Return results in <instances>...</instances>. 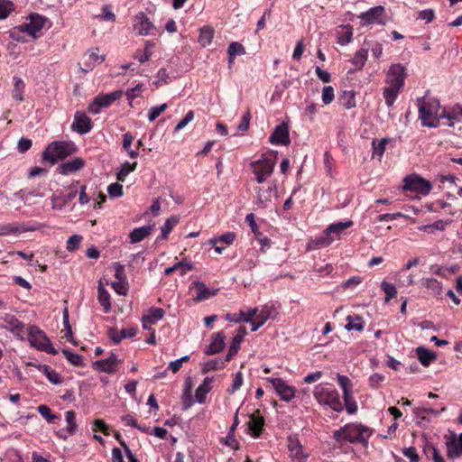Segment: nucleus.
Masks as SVG:
<instances>
[{
	"instance_id": "nucleus-1",
	"label": "nucleus",
	"mask_w": 462,
	"mask_h": 462,
	"mask_svg": "<svg viewBox=\"0 0 462 462\" xmlns=\"http://www.w3.org/2000/svg\"><path fill=\"white\" fill-rule=\"evenodd\" d=\"M405 79V67L403 65L395 63L390 66L385 78L386 86L383 90V96L388 107L394 104L404 86Z\"/></svg>"
},
{
	"instance_id": "nucleus-2",
	"label": "nucleus",
	"mask_w": 462,
	"mask_h": 462,
	"mask_svg": "<svg viewBox=\"0 0 462 462\" xmlns=\"http://www.w3.org/2000/svg\"><path fill=\"white\" fill-rule=\"evenodd\" d=\"M373 429L358 422L347 423L333 433L334 439L338 444L359 443L368 446V440L373 434Z\"/></svg>"
},
{
	"instance_id": "nucleus-3",
	"label": "nucleus",
	"mask_w": 462,
	"mask_h": 462,
	"mask_svg": "<svg viewBox=\"0 0 462 462\" xmlns=\"http://www.w3.org/2000/svg\"><path fill=\"white\" fill-rule=\"evenodd\" d=\"M419 118L423 126L436 128L440 124V108L439 101L434 97H420L418 98Z\"/></svg>"
},
{
	"instance_id": "nucleus-4",
	"label": "nucleus",
	"mask_w": 462,
	"mask_h": 462,
	"mask_svg": "<svg viewBox=\"0 0 462 462\" xmlns=\"http://www.w3.org/2000/svg\"><path fill=\"white\" fill-rule=\"evenodd\" d=\"M77 146L71 141H54L47 145L42 153V161L50 165L56 164L59 161L66 159L68 156L77 152Z\"/></svg>"
},
{
	"instance_id": "nucleus-5",
	"label": "nucleus",
	"mask_w": 462,
	"mask_h": 462,
	"mask_svg": "<svg viewBox=\"0 0 462 462\" xmlns=\"http://www.w3.org/2000/svg\"><path fill=\"white\" fill-rule=\"evenodd\" d=\"M313 395L320 405L328 406L334 411L339 412L344 409L338 392L332 387L318 384L315 386Z\"/></svg>"
},
{
	"instance_id": "nucleus-6",
	"label": "nucleus",
	"mask_w": 462,
	"mask_h": 462,
	"mask_svg": "<svg viewBox=\"0 0 462 462\" xmlns=\"http://www.w3.org/2000/svg\"><path fill=\"white\" fill-rule=\"evenodd\" d=\"M28 339L32 346L37 349L51 355H57L58 351L51 346L46 334L37 327H29Z\"/></svg>"
},
{
	"instance_id": "nucleus-7",
	"label": "nucleus",
	"mask_w": 462,
	"mask_h": 462,
	"mask_svg": "<svg viewBox=\"0 0 462 462\" xmlns=\"http://www.w3.org/2000/svg\"><path fill=\"white\" fill-rule=\"evenodd\" d=\"M403 190L414 191L422 196H427L432 189L431 183L419 175L411 174L403 180Z\"/></svg>"
},
{
	"instance_id": "nucleus-8",
	"label": "nucleus",
	"mask_w": 462,
	"mask_h": 462,
	"mask_svg": "<svg viewBox=\"0 0 462 462\" xmlns=\"http://www.w3.org/2000/svg\"><path fill=\"white\" fill-rule=\"evenodd\" d=\"M275 162L269 157L263 156L261 159L251 163L254 174L258 183H263L273 171Z\"/></svg>"
},
{
	"instance_id": "nucleus-9",
	"label": "nucleus",
	"mask_w": 462,
	"mask_h": 462,
	"mask_svg": "<svg viewBox=\"0 0 462 462\" xmlns=\"http://www.w3.org/2000/svg\"><path fill=\"white\" fill-rule=\"evenodd\" d=\"M42 227L41 224H29V223H7L0 224V236H18L25 232H33Z\"/></svg>"
},
{
	"instance_id": "nucleus-10",
	"label": "nucleus",
	"mask_w": 462,
	"mask_h": 462,
	"mask_svg": "<svg viewBox=\"0 0 462 462\" xmlns=\"http://www.w3.org/2000/svg\"><path fill=\"white\" fill-rule=\"evenodd\" d=\"M272 384L276 394L284 402H291L295 397L296 389L289 385L284 380L280 377H268L265 379Z\"/></svg>"
},
{
	"instance_id": "nucleus-11",
	"label": "nucleus",
	"mask_w": 462,
	"mask_h": 462,
	"mask_svg": "<svg viewBox=\"0 0 462 462\" xmlns=\"http://www.w3.org/2000/svg\"><path fill=\"white\" fill-rule=\"evenodd\" d=\"M46 22V18L34 14L30 16V22L24 23L17 27L20 32H26L34 39L37 38V32H40Z\"/></svg>"
},
{
	"instance_id": "nucleus-12",
	"label": "nucleus",
	"mask_w": 462,
	"mask_h": 462,
	"mask_svg": "<svg viewBox=\"0 0 462 462\" xmlns=\"http://www.w3.org/2000/svg\"><path fill=\"white\" fill-rule=\"evenodd\" d=\"M116 101V91L108 94H99L88 105V110L92 114H98L101 109L108 107Z\"/></svg>"
},
{
	"instance_id": "nucleus-13",
	"label": "nucleus",
	"mask_w": 462,
	"mask_h": 462,
	"mask_svg": "<svg viewBox=\"0 0 462 462\" xmlns=\"http://www.w3.org/2000/svg\"><path fill=\"white\" fill-rule=\"evenodd\" d=\"M189 291H195L196 294L193 296V300L196 302H200L215 296L218 290L209 289L208 287L206 286L205 283L199 281H195L189 287Z\"/></svg>"
},
{
	"instance_id": "nucleus-14",
	"label": "nucleus",
	"mask_w": 462,
	"mask_h": 462,
	"mask_svg": "<svg viewBox=\"0 0 462 462\" xmlns=\"http://www.w3.org/2000/svg\"><path fill=\"white\" fill-rule=\"evenodd\" d=\"M134 29L139 35H153L156 32V28L143 13L136 15Z\"/></svg>"
},
{
	"instance_id": "nucleus-15",
	"label": "nucleus",
	"mask_w": 462,
	"mask_h": 462,
	"mask_svg": "<svg viewBox=\"0 0 462 462\" xmlns=\"http://www.w3.org/2000/svg\"><path fill=\"white\" fill-rule=\"evenodd\" d=\"M384 14V7L382 5L374 6L363 12L359 14L358 18L364 21V25L373 23H383V15Z\"/></svg>"
},
{
	"instance_id": "nucleus-16",
	"label": "nucleus",
	"mask_w": 462,
	"mask_h": 462,
	"mask_svg": "<svg viewBox=\"0 0 462 462\" xmlns=\"http://www.w3.org/2000/svg\"><path fill=\"white\" fill-rule=\"evenodd\" d=\"M289 126L285 123L277 125L270 136V143L273 144L288 145L290 143Z\"/></svg>"
},
{
	"instance_id": "nucleus-17",
	"label": "nucleus",
	"mask_w": 462,
	"mask_h": 462,
	"mask_svg": "<svg viewBox=\"0 0 462 462\" xmlns=\"http://www.w3.org/2000/svg\"><path fill=\"white\" fill-rule=\"evenodd\" d=\"M277 193L275 185L256 189L255 203L262 208H267L272 201V198Z\"/></svg>"
},
{
	"instance_id": "nucleus-18",
	"label": "nucleus",
	"mask_w": 462,
	"mask_h": 462,
	"mask_svg": "<svg viewBox=\"0 0 462 462\" xmlns=\"http://www.w3.org/2000/svg\"><path fill=\"white\" fill-rule=\"evenodd\" d=\"M72 129L80 134H85L92 129L91 119L81 111H77L74 116Z\"/></svg>"
},
{
	"instance_id": "nucleus-19",
	"label": "nucleus",
	"mask_w": 462,
	"mask_h": 462,
	"mask_svg": "<svg viewBox=\"0 0 462 462\" xmlns=\"http://www.w3.org/2000/svg\"><path fill=\"white\" fill-rule=\"evenodd\" d=\"M1 319L5 323L2 326L3 328L9 330L17 337H21L23 334L24 326L14 315L5 313Z\"/></svg>"
},
{
	"instance_id": "nucleus-20",
	"label": "nucleus",
	"mask_w": 462,
	"mask_h": 462,
	"mask_svg": "<svg viewBox=\"0 0 462 462\" xmlns=\"http://www.w3.org/2000/svg\"><path fill=\"white\" fill-rule=\"evenodd\" d=\"M86 164V162L77 157L71 161L62 162L57 168V171L61 175H69L80 171Z\"/></svg>"
},
{
	"instance_id": "nucleus-21",
	"label": "nucleus",
	"mask_w": 462,
	"mask_h": 462,
	"mask_svg": "<svg viewBox=\"0 0 462 462\" xmlns=\"http://www.w3.org/2000/svg\"><path fill=\"white\" fill-rule=\"evenodd\" d=\"M287 442L291 457L297 462H303L306 456L303 454L299 439L296 436H289Z\"/></svg>"
},
{
	"instance_id": "nucleus-22",
	"label": "nucleus",
	"mask_w": 462,
	"mask_h": 462,
	"mask_svg": "<svg viewBox=\"0 0 462 462\" xmlns=\"http://www.w3.org/2000/svg\"><path fill=\"white\" fill-rule=\"evenodd\" d=\"M353 225L352 220L338 221L330 224L326 229L328 231L333 241H336L341 239L342 236L345 235L346 229L351 227Z\"/></svg>"
},
{
	"instance_id": "nucleus-23",
	"label": "nucleus",
	"mask_w": 462,
	"mask_h": 462,
	"mask_svg": "<svg viewBox=\"0 0 462 462\" xmlns=\"http://www.w3.org/2000/svg\"><path fill=\"white\" fill-rule=\"evenodd\" d=\"M106 285H108V281L105 277L100 278L97 287V300L100 305L103 307L104 312L106 313L108 312L111 309L110 294L105 289Z\"/></svg>"
},
{
	"instance_id": "nucleus-24",
	"label": "nucleus",
	"mask_w": 462,
	"mask_h": 462,
	"mask_svg": "<svg viewBox=\"0 0 462 462\" xmlns=\"http://www.w3.org/2000/svg\"><path fill=\"white\" fill-rule=\"evenodd\" d=\"M92 368L102 373H114L116 371V354L111 353L107 358L93 362Z\"/></svg>"
},
{
	"instance_id": "nucleus-25",
	"label": "nucleus",
	"mask_w": 462,
	"mask_h": 462,
	"mask_svg": "<svg viewBox=\"0 0 462 462\" xmlns=\"http://www.w3.org/2000/svg\"><path fill=\"white\" fill-rule=\"evenodd\" d=\"M462 455V432L458 437L447 441V456L449 459H457Z\"/></svg>"
},
{
	"instance_id": "nucleus-26",
	"label": "nucleus",
	"mask_w": 462,
	"mask_h": 462,
	"mask_svg": "<svg viewBox=\"0 0 462 462\" xmlns=\"http://www.w3.org/2000/svg\"><path fill=\"white\" fill-rule=\"evenodd\" d=\"M225 338L226 337L223 332L214 334L210 344L205 349V354L211 356L221 352L226 346Z\"/></svg>"
},
{
	"instance_id": "nucleus-27",
	"label": "nucleus",
	"mask_w": 462,
	"mask_h": 462,
	"mask_svg": "<svg viewBox=\"0 0 462 462\" xmlns=\"http://www.w3.org/2000/svg\"><path fill=\"white\" fill-rule=\"evenodd\" d=\"M263 425L264 419L259 412L250 415L247 426L254 438H258L261 435Z\"/></svg>"
},
{
	"instance_id": "nucleus-28",
	"label": "nucleus",
	"mask_w": 462,
	"mask_h": 462,
	"mask_svg": "<svg viewBox=\"0 0 462 462\" xmlns=\"http://www.w3.org/2000/svg\"><path fill=\"white\" fill-rule=\"evenodd\" d=\"M214 377H206L204 381L198 386L195 391V400L199 403H204L206 402L207 394L212 389V383Z\"/></svg>"
},
{
	"instance_id": "nucleus-29",
	"label": "nucleus",
	"mask_w": 462,
	"mask_h": 462,
	"mask_svg": "<svg viewBox=\"0 0 462 462\" xmlns=\"http://www.w3.org/2000/svg\"><path fill=\"white\" fill-rule=\"evenodd\" d=\"M333 239L331 238L328 231L325 229L319 236L314 237L309 243L310 249H320L329 246L333 243Z\"/></svg>"
},
{
	"instance_id": "nucleus-30",
	"label": "nucleus",
	"mask_w": 462,
	"mask_h": 462,
	"mask_svg": "<svg viewBox=\"0 0 462 462\" xmlns=\"http://www.w3.org/2000/svg\"><path fill=\"white\" fill-rule=\"evenodd\" d=\"M421 287H424L430 291L434 297H440L442 294V282L432 277L422 278L420 281Z\"/></svg>"
},
{
	"instance_id": "nucleus-31",
	"label": "nucleus",
	"mask_w": 462,
	"mask_h": 462,
	"mask_svg": "<svg viewBox=\"0 0 462 462\" xmlns=\"http://www.w3.org/2000/svg\"><path fill=\"white\" fill-rule=\"evenodd\" d=\"M153 226L154 224L134 228L129 234L130 242L132 244H136L143 241L144 238H146L152 234Z\"/></svg>"
},
{
	"instance_id": "nucleus-32",
	"label": "nucleus",
	"mask_w": 462,
	"mask_h": 462,
	"mask_svg": "<svg viewBox=\"0 0 462 462\" xmlns=\"http://www.w3.org/2000/svg\"><path fill=\"white\" fill-rule=\"evenodd\" d=\"M337 42L345 46L347 45L353 38V28L349 24L341 25L336 32Z\"/></svg>"
},
{
	"instance_id": "nucleus-33",
	"label": "nucleus",
	"mask_w": 462,
	"mask_h": 462,
	"mask_svg": "<svg viewBox=\"0 0 462 462\" xmlns=\"http://www.w3.org/2000/svg\"><path fill=\"white\" fill-rule=\"evenodd\" d=\"M416 354L420 363L423 366L430 365V363L437 359L436 353L427 349L425 346H418L416 348Z\"/></svg>"
},
{
	"instance_id": "nucleus-34",
	"label": "nucleus",
	"mask_w": 462,
	"mask_h": 462,
	"mask_svg": "<svg viewBox=\"0 0 462 462\" xmlns=\"http://www.w3.org/2000/svg\"><path fill=\"white\" fill-rule=\"evenodd\" d=\"M338 103L346 109L356 107V93L354 90H343L338 97Z\"/></svg>"
},
{
	"instance_id": "nucleus-35",
	"label": "nucleus",
	"mask_w": 462,
	"mask_h": 462,
	"mask_svg": "<svg viewBox=\"0 0 462 462\" xmlns=\"http://www.w3.org/2000/svg\"><path fill=\"white\" fill-rule=\"evenodd\" d=\"M440 117H442V119H448V125L453 126L455 122H462V107L457 106L453 107L450 111L443 110L440 114Z\"/></svg>"
},
{
	"instance_id": "nucleus-36",
	"label": "nucleus",
	"mask_w": 462,
	"mask_h": 462,
	"mask_svg": "<svg viewBox=\"0 0 462 462\" xmlns=\"http://www.w3.org/2000/svg\"><path fill=\"white\" fill-rule=\"evenodd\" d=\"M278 311L273 303H266L258 311L257 319L265 323L269 319H274L277 317Z\"/></svg>"
},
{
	"instance_id": "nucleus-37",
	"label": "nucleus",
	"mask_w": 462,
	"mask_h": 462,
	"mask_svg": "<svg viewBox=\"0 0 462 462\" xmlns=\"http://www.w3.org/2000/svg\"><path fill=\"white\" fill-rule=\"evenodd\" d=\"M124 266L117 264V295L125 296L129 291V283L124 275Z\"/></svg>"
},
{
	"instance_id": "nucleus-38",
	"label": "nucleus",
	"mask_w": 462,
	"mask_h": 462,
	"mask_svg": "<svg viewBox=\"0 0 462 462\" xmlns=\"http://www.w3.org/2000/svg\"><path fill=\"white\" fill-rule=\"evenodd\" d=\"M117 441H119L124 449L121 450L117 448V462H138L136 457L134 456V454L131 452V450L126 447L124 441L120 440V436L117 434Z\"/></svg>"
},
{
	"instance_id": "nucleus-39",
	"label": "nucleus",
	"mask_w": 462,
	"mask_h": 462,
	"mask_svg": "<svg viewBox=\"0 0 462 462\" xmlns=\"http://www.w3.org/2000/svg\"><path fill=\"white\" fill-rule=\"evenodd\" d=\"M164 316V310L161 308H152L142 319V323L155 324Z\"/></svg>"
},
{
	"instance_id": "nucleus-40",
	"label": "nucleus",
	"mask_w": 462,
	"mask_h": 462,
	"mask_svg": "<svg viewBox=\"0 0 462 462\" xmlns=\"http://www.w3.org/2000/svg\"><path fill=\"white\" fill-rule=\"evenodd\" d=\"M365 323L359 316H347L345 328L347 331L356 330L361 332L364 330Z\"/></svg>"
},
{
	"instance_id": "nucleus-41",
	"label": "nucleus",
	"mask_w": 462,
	"mask_h": 462,
	"mask_svg": "<svg viewBox=\"0 0 462 462\" xmlns=\"http://www.w3.org/2000/svg\"><path fill=\"white\" fill-rule=\"evenodd\" d=\"M39 370L42 372L48 380L53 384H60L62 383L60 375L49 365H43L39 366Z\"/></svg>"
},
{
	"instance_id": "nucleus-42",
	"label": "nucleus",
	"mask_w": 462,
	"mask_h": 462,
	"mask_svg": "<svg viewBox=\"0 0 462 462\" xmlns=\"http://www.w3.org/2000/svg\"><path fill=\"white\" fill-rule=\"evenodd\" d=\"M367 55L368 49L363 47L355 53L351 62L356 69H361L367 60Z\"/></svg>"
},
{
	"instance_id": "nucleus-43",
	"label": "nucleus",
	"mask_w": 462,
	"mask_h": 462,
	"mask_svg": "<svg viewBox=\"0 0 462 462\" xmlns=\"http://www.w3.org/2000/svg\"><path fill=\"white\" fill-rule=\"evenodd\" d=\"M213 36V29L209 26H204L200 29L199 42L201 44V46L206 47L211 43Z\"/></svg>"
},
{
	"instance_id": "nucleus-44",
	"label": "nucleus",
	"mask_w": 462,
	"mask_h": 462,
	"mask_svg": "<svg viewBox=\"0 0 462 462\" xmlns=\"http://www.w3.org/2000/svg\"><path fill=\"white\" fill-rule=\"evenodd\" d=\"M192 268H193V265L191 263H185V262H178L174 265L166 268L164 270V273L166 275H171L175 271L180 270V275H184V274H186L187 272L192 270Z\"/></svg>"
},
{
	"instance_id": "nucleus-45",
	"label": "nucleus",
	"mask_w": 462,
	"mask_h": 462,
	"mask_svg": "<svg viewBox=\"0 0 462 462\" xmlns=\"http://www.w3.org/2000/svg\"><path fill=\"white\" fill-rule=\"evenodd\" d=\"M387 143L388 139L386 138H383L379 142H376L375 140L373 141L372 146L374 158H377L379 161L381 160L385 152V146Z\"/></svg>"
},
{
	"instance_id": "nucleus-46",
	"label": "nucleus",
	"mask_w": 462,
	"mask_h": 462,
	"mask_svg": "<svg viewBox=\"0 0 462 462\" xmlns=\"http://www.w3.org/2000/svg\"><path fill=\"white\" fill-rule=\"evenodd\" d=\"M235 239H236V234L233 232H227L218 237L210 239L209 244L212 245H216L217 244H223L224 245H228L233 244Z\"/></svg>"
},
{
	"instance_id": "nucleus-47",
	"label": "nucleus",
	"mask_w": 462,
	"mask_h": 462,
	"mask_svg": "<svg viewBox=\"0 0 462 462\" xmlns=\"http://www.w3.org/2000/svg\"><path fill=\"white\" fill-rule=\"evenodd\" d=\"M242 341L243 337L241 336L236 335V337H234L229 346L227 355L226 356V362H229L232 359V357L237 354Z\"/></svg>"
},
{
	"instance_id": "nucleus-48",
	"label": "nucleus",
	"mask_w": 462,
	"mask_h": 462,
	"mask_svg": "<svg viewBox=\"0 0 462 462\" xmlns=\"http://www.w3.org/2000/svg\"><path fill=\"white\" fill-rule=\"evenodd\" d=\"M178 222H179L178 217L171 216V217H169L161 228L162 229V238L167 239L169 234L171 232L173 227L178 224Z\"/></svg>"
},
{
	"instance_id": "nucleus-49",
	"label": "nucleus",
	"mask_w": 462,
	"mask_h": 462,
	"mask_svg": "<svg viewBox=\"0 0 462 462\" xmlns=\"http://www.w3.org/2000/svg\"><path fill=\"white\" fill-rule=\"evenodd\" d=\"M66 359L73 365L82 367L84 366L82 356L73 353L68 349L62 350Z\"/></svg>"
},
{
	"instance_id": "nucleus-50",
	"label": "nucleus",
	"mask_w": 462,
	"mask_h": 462,
	"mask_svg": "<svg viewBox=\"0 0 462 462\" xmlns=\"http://www.w3.org/2000/svg\"><path fill=\"white\" fill-rule=\"evenodd\" d=\"M381 289L385 293V301L388 302L397 295V289L394 284L383 281L381 283Z\"/></svg>"
},
{
	"instance_id": "nucleus-51",
	"label": "nucleus",
	"mask_w": 462,
	"mask_h": 462,
	"mask_svg": "<svg viewBox=\"0 0 462 462\" xmlns=\"http://www.w3.org/2000/svg\"><path fill=\"white\" fill-rule=\"evenodd\" d=\"M134 137L129 133L124 134L123 147L128 152L132 158H135L138 155V147L131 149Z\"/></svg>"
},
{
	"instance_id": "nucleus-52",
	"label": "nucleus",
	"mask_w": 462,
	"mask_h": 462,
	"mask_svg": "<svg viewBox=\"0 0 462 462\" xmlns=\"http://www.w3.org/2000/svg\"><path fill=\"white\" fill-rule=\"evenodd\" d=\"M226 363V359L225 360L213 359V360L208 361L203 364L202 372L208 373V372L214 371V370H217L219 368H223L225 366Z\"/></svg>"
},
{
	"instance_id": "nucleus-53",
	"label": "nucleus",
	"mask_w": 462,
	"mask_h": 462,
	"mask_svg": "<svg viewBox=\"0 0 462 462\" xmlns=\"http://www.w3.org/2000/svg\"><path fill=\"white\" fill-rule=\"evenodd\" d=\"M86 59L88 60V64H87L88 69H82V70L87 73L91 70L96 63H101L104 61V58L99 56L97 52L91 51L86 54Z\"/></svg>"
},
{
	"instance_id": "nucleus-54",
	"label": "nucleus",
	"mask_w": 462,
	"mask_h": 462,
	"mask_svg": "<svg viewBox=\"0 0 462 462\" xmlns=\"http://www.w3.org/2000/svg\"><path fill=\"white\" fill-rule=\"evenodd\" d=\"M136 162H125L122 164L121 169L119 171H117V180L123 181L124 179L133 171L135 170Z\"/></svg>"
},
{
	"instance_id": "nucleus-55",
	"label": "nucleus",
	"mask_w": 462,
	"mask_h": 462,
	"mask_svg": "<svg viewBox=\"0 0 462 462\" xmlns=\"http://www.w3.org/2000/svg\"><path fill=\"white\" fill-rule=\"evenodd\" d=\"M168 107L166 103L162 104L160 106H152L148 111V120L149 122H153L156 120Z\"/></svg>"
},
{
	"instance_id": "nucleus-56",
	"label": "nucleus",
	"mask_w": 462,
	"mask_h": 462,
	"mask_svg": "<svg viewBox=\"0 0 462 462\" xmlns=\"http://www.w3.org/2000/svg\"><path fill=\"white\" fill-rule=\"evenodd\" d=\"M337 382L343 391V395L352 393V383L346 375L337 374Z\"/></svg>"
},
{
	"instance_id": "nucleus-57",
	"label": "nucleus",
	"mask_w": 462,
	"mask_h": 462,
	"mask_svg": "<svg viewBox=\"0 0 462 462\" xmlns=\"http://www.w3.org/2000/svg\"><path fill=\"white\" fill-rule=\"evenodd\" d=\"M23 89H24L23 81L19 78L15 79L14 88V91H13L14 98L20 102L23 101Z\"/></svg>"
},
{
	"instance_id": "nucleus-58",
	"label": "nucleus",
	"mask_w": 462,
	"mask_h": 462,
	"mask_svg": "<svg viewBox=\"0 0 462 462\" xmlns=\"http://www.w3.org/2000/svg\"><path fill=\"white\" fill-rule=\"evenodd\" d=\"M227 51H228L229 56H235V57L245 54V47L237 42H231L228 46Z\"/></svg>"
},
{
	"instance_id": "nucleus-59",
	"label": "nucleus",
	"mask_w": 462,
	"mask_h": 462,
	"mask_svg": "<svg viewBox=\"0 0 462 462\" xmlns=\"http://www.w3.org/2000/svg\"><path fill=\"white\" fill-rule=\"evenodd\" d=\"M345 407L348 414H354L357 411V404L356 401L351 396V393L343 395Z\"/></svg>"
},
{
	"instance_id": "nucleus-60",
	"label": "nucleus",
	"mask_w": 462,
	"mask_h": 462,
	"mask_svg": "<svg viewBox=\"0 0 462 462\" xmlns=\"http://www.w3.org/2000/svg\"><path fill=\"white\" fill-rule=\"evenodd\" d=\"M14 10V4L8 0H0V19L6 18Z\"/></svg>"
},
{
	"instance_id": "nucleus-61",
	"label": "nucleus",
	"mask_w": 462,
	"mask_h": 462,
	"mask_svg": "<svg viewBox=\"0 0 462 462\" xmlns=\"http://www.w3.org/2000/svg\"><path fill=\"white\" fill-rule=\"evenodd\" d=\"M37 410L38 412L42 417H44L49 423H53L54 420L58 418L55 414L51 413V409L47 405L42 404L38 406Z\"/></svg>"
},
{
	"instance_id": "nucleus-62",
	"label": "nucleus",
	"mask_w": 462,
	"mask_h": 462,
	"mask_svg": "<svg viewBox=\"0 0 462 462\" xmlns=\"http://www.w3.org/2000/svg\"><path fill=\"white\" fill-rule=\"evenodd\" d=\"M82 241V236L79 235H73L69 237L67 241L66 249L69 252H74L79 247V244Z\"/></svg>"
},
{
	"instance_id": "nucleus-63",
	"label": "nucleus",
	"mask_w": 462,
	"mask_h": 462,
	"mask_svg": "<svg viewBox=\"0 0 462 462\" xmlns=\"http://www.w3.org/2000/svg\"><path fill=\"white\" fill-rule=\"evenodd\" d=\"M335 97L334 88L331 86H326L322 89L321 99L325 105L330 104Z\"/></svg>"
},
{
	"instance_id": "nucleus-64",
	"label": "nucleus",
	"mask_w": 462,
	"mask_h": 462,
	"mask_svg": "<svg viewBox=\"0 0 462 462\" xmlns=\"http://www.w3.org/2000/svg\"><path fill=\"white\" fill-rule=\"evenodd\" d=\"M75 419L76 414L73 411H68L66 412V421L68 423L67 430L69 434H73L76 431L77 425L75 422Z\"/></svg>"
}]
</instances>
